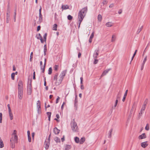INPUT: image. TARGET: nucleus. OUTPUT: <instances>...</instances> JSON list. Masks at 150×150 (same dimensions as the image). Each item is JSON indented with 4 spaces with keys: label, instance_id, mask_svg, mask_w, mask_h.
<instances>
[{
    "label": "nucleus",
    "instance_id": "f257e3e1",
    "mask_svg": "<svg viewBox=\"0 0 150 150\" xmlns=\"http://www.w3.org/2000/svg\"><path fill=\"white\" fill-rule=\"evenodd\" d=\"M87 11V7H84L79 11L78 17V20L79 22V28L80 27L81 22L85 16Z\"/></svg>",
    "mask_w": 150,
    "mask_h": 150
},
{
    "label": "nucleus",
    "instance_id": "f03ea898",
    "mask_svg": "<svg viewBox=\"0 0 150 150\" xmlns=\"http://www.w3.org/2000/svg\"><path fill=\"white\" fill-rule=\"evenodd\" d=\"M23 84L22 81H19L18 84V98L21 100L23 98Z\"/></svg>",
    "mask_w": 150,
    "mask_h": 150
},
{
    "label": "nucleus",
    "instance_id": "7ed1b4c3",
    "mask_svg": "<svg viewBox=\"0 0 150 150\" xmlns=\"http://www.w3.org/2000/svg\"><path fill=\"white\" fill-rule=\"evenodd\" d=\"M63 79L59 76H58V74H56L54 77V81H55V84L56 86H58L61 84Z\"/></svg>",
    "mask_w": 150,
    "mask_h": 150
},
{
    "label": "nucleus",
    "instance_id": "20e7f679",
    "mask_svg": "<svg viewBox=\"0 0 150 150\" xmlns=\"http://www.w3.org/2000/svg\"><path fill=\"white\" fill-rule=\"evenodd\" d=\"M71 126L72 130L73 132H78L79 129L77 124L74 120L71 122Z\"/></svg>",
    "mask_w": 150,
    "mask_h": 150
},
{
    "label": "nucleus",
    "instance_id": "39448f33",
    "mask_svg": "<svg viewBox=\"0 0 150 150\" xmlns=\"http://www.w3.org/2000/svg\"><path fill=\"white\" fill-rule=\"evenodd\" d=\"M51 134H50L49 136L48 139H46L44 144V146L46 149H47L50 145V137Z\"/></svg>",
    "mask_w": 150,
    "mask_h": 150
},
{
    "label": "nucleus",
    "instance_id": "423d86ee",
    "mask_svg": "<svg viewBox=\"0 0 150 150\" xmlns=\"http://www.w3.org/2000/svg\"><path fill=\"white\" fill-rule=\"evenodd\" d=\"M147 104V100H146L144 102L143 105H142L139 114V116H140L142 114L144 113V111L146 108Z\"/></svg>",
    "mask_w": 150,
    "mask_h": 150
},
{
    "label": "nucleus",
    "instance_id": "0eeeda50",
    "mask_svg": "<svg viewBox=\"0 0 150 150\" xmlns=\"http://www.w3.org/2000/svg\"><path fill=\"white\" fill-rule=\"evenodd\" d=\"M18 137L17 135L12 136L10 142L16 143L18 142Z\"/></svg>",
    "mask_w": 150,
    "mask_h": 150
},
{
    "label": "nucleus",
    "instance_id": "6e6552de",
    "mask_svg": "<svg viewBox=\"0 0 150 150\" xmlns=\"http://www.w3.org/2000/svg\"><path fill=\"white\" fill-rule=\"evenodd\" d=\"M32 92L31 90V83L28 86L27 88V94L28 95H30Z\"/></svg>",
    "mask_w": 150,
    "mask_h": 150
},
{
    "label": "nucleus",
    "instance_id": "1a4fd4ad",
    "mask_svg": "<svg viewBox=\"0 0 150 150\" xmlns=\"http://www.w3.org/2000/svg\"><path fill=\"white\" fill-rule=\"evenodd\" d=\"M10 11L8 10L7 11L6 13V22L7 23H8L9 22V21L10 19Z\"/></svg>",
    "mask_w": 150,
    "mask_h": 150
},
{
    "label": "nucleus",
    "instance_id": "9d476101",
    "mask_svg": "<svg viewBox=\"0 0 150 150\" xmlns=\"http://www.w3.org/2000/svg\"><path fill=\"white\" fill-rule=\"evenodd\" d=\"M67 72V70H64L59 75V76L61 77L63 79L64 78V77L65 75L66 74Z\"/></svg>",
    "mask_w": 150,
    "mask_h": 150
},
{
    "label": "nucleus",
    "instance_id": "9b49d317",
    "mask_svg": "<svg viewBox=\"0 0 150 150\" xmlns=\"http://www.w3.org/2000/svg\"><path fill=\"white\" fill-rule=\"evenodd\" d=\"M146 137V135L145 133H143L141 135H139L138 137V138L139 139H142L144 138H145Z\"/></svg>",
    "mask_w": 150,
    "mask_h": 150
},
{
    "label": "nucleus",
    "instance_id": "f8f14e48",
    "mask_svg": "<svg viewBox=\"0 0 150 150\" xmlns=\"http://www.w3.org/2000/svg\"><path fill=\"white\" fill-rule=\"evenodd\" d=\"M147 142H142L141 143V146L143 148H145L148 145V144L147 143Z\"/></svg>",
    "mask_w": 150,
    "mask_h": 150
},
{
    "label": "nucleus",
    "instance_id": "ddd939ff",
    "mask_svg": "<svg viewBox=\"0 0 150 150\" xmlns=\"http://www.w3.org/2000/svg\"><path fill=\"white\" fill-rule=\"evenodd\" d=\"M98 50H96L95 51V52L94 53L93 55V57L94 59L97 58V56L98 55Z\"/></svg>",
    "mask_w": 150,
    "mask_h": 150
},
{
    "label": "nucleus",
    "instance_id": "4468645a",
    "mask_svg": "<svg viewBox=\"0 0 150 150\" xmlns=\"http://www.w3.org/2000/svg\"><path fill=\"white\" fill-rule=\"evenodd\" d=\"M110 70V69H109L105 70L104 71L101 75V77H102L103 76L105 75L109 72Z\"/></svg>",
    "mask_w": 150,
    "mask_h": 150
},
{
    "label": "nucleus",
    "instance_id": "2eb2a0df",
    "mask_svg": "<svg viewBox=\"0 0 150 150\" xmlns=\"http://www.w3.org/2000/svg\"><path fill=\"white\" fill-rule=\"evenodd\" d=\"M60 132V130L58 129L56 127L54 129V132L55 134H58Z\"/></svg>",
    "mask_w": 150,
    "mask_h": 150
},
{
    "label": "nucleus",
    "instance_id": "dca6fc26",
    "mask_svg": "<svg viewBox=\"0 0 150 150\" xmlns=\"http://www.w3.org/2000/svg\"><path fill=\"white\" fill-rule=\"evenodd\" d=\"M128 90H127L126 91H125V94L124 95V97H123V98L122 99V101L123 102H124L125 100V98H126V97L127 96V92H128Z\"/></svg>",
    "mask_w": 150,
    "mask_h": 150
},
{
    "label": "nucleus",
    "instance_id": "f3484780",
    "mask_svg": "<svg viewBox=\"0 0 150 150\" xmlns=\"http://www.w3.org/2000/svg\"><path fill=\"white\" fill-rule=\"evenodd\" d=\"M69 6L68 5H62V8L63 10H66L68 9Z\"/></svg>",
    "mask_w": 150,
    "mask_h": 150
},
{
    "label": "nucleus",
    "instance_id": "a211bd4d",
    "mask_svg": "<svg viewBox=\"0 0 150 150\" xmlns=\"http://www.w3.org/2000/svg\"><path fill=\"white\" fill-rule=\"evenodd\" d=\"M143 28V26H142L140 27L139 26L137 30V31L136 32V33L137 34H138L141 32V31L142 30Z\"/></svg>",
    "mask_w": 150,
    "mask_h": 150
},
{
    "label": "nucleus",
    "instance_id": "6ab92c4d",
    "mask_svg": "<svg viewBox=\"0 0 150 150\" xmlns=\"http://www.w3.org/2000/svg\"><path fill=\"white\" fill-rule=\"evenodd\" d=\"M113 130V129L111 128L109 131V132L108 133V137L109 138H110L112 137V133Z\"/></svg>",
    "mask_w": 150,
    "mask_h": 150
},
{
    "label": "nucleus",
    "instance_id": "aec40b11",
    "mask_svg": "<svg viewBox=\"0 0 150 150\" xmlns=\"http://www.w3.org/2000/svg\"><path fill=\"white\" fill-rule=\"evenodd\" d=\"M42 21V17L41 14H39V19L38 22L39 23H41Z\"/></svg>",
    "mask_w": 150,
    "mask_h": 150
},
{
    "label": "nucleus",
    "instance_id": "412c9836",
    "mask_svg": "<svg viewBox=\"0 0 150 150\" xmlns=\"http://www.w3.org/2000/svg\"><path fill=\"white\" fill-rule=\"evenodd\" d=\"M8 113L10 119L11 120L13 119V116L12 113L11 111L10 112H8Z\"/></svg>",
    "mask_w": 150,
    "mask_h": 150
},
{
    "label": "nucleus",
    "instance_id": "4be33fe9",
    "mask_svg": "<svg viewBox=\"0 0 150 150\" xmlns=\"http://www.w3.org/2000/svg\"><path fill=\"white\" fill-rule=\"evenodd\" d=\"M4 146L3 142L0 137V148H2Z\"/></svg>",
    "mask_w": 150,
    "mask_h": 150
},
{
    "label": "nucleus",
    "instance_id": "5701e85b",
    "mask_svg": "<svg viewBox=\"0 0 150 150\" xmlns=\"http://www.w3.org/2000/svg\"><path fill=\"white\" fill-rule=\"evenodd\" d=\"M37 108H40L41 104L40 100H38L37 103Z\"/></svg>",
    "mask_w": 150,
    "mask_h": 150
},
{
    "label": "nucleus",
    "instance_id": "b1692460",
    "mask_svg": "<svg viewBox=\"0 0 150 150\" xmlns=\"http://www.w3.org/2000/svg\"><path fill=\"white\" fill-rule=\"evenodd\" d=\"M85 141V139L84 137H82L80 140L79 142L80 144H82Z\"/></svg>",
    "mask_w": 150,
    "mask_h": 150
},
{
    "label": "nucleus",
    "instance_id": "393cba45",
    "mask_svg": "<svg viewBox=\"0 0 150 150\" xmlns=\"http://www.w3.org/2000/svg\"><path fill=\"white\" fill-rule=\"evenodd\" d=\"M44 54L45 55H46V52H47V46L46 44H45L44 46Z\"/></svg>",
    "mask_w": 150,
    "mask_h": 150
},
{
    "label": "nucleus",
    "instance_id": "a878e982",
    "mask_svg": "<svg viewBox=\"0 0 150 150\" xmlns=\"http://www.w3.org/2000/svg\"><path fill=\"white\" fill-rule=\"evenodd\" d=\"M71 148V146L69 145H66L65 146V149L69 150Z\"/></svg>",
    "mask_w": 150,
    "mask_h": 150
},
{
    "label": "nucleus",
    "instance_id": "bb28decb",
    "mask_svg": "<svg viewBox=\"0 0 150 150\" xmlns=\"http://www.w3.org/2000/svg\"><path fill=\"white\" fill-rule=\"evenodd\" d=\"M102 16L100 14H99L98 16V20L100 22L102 20Z\"/></svg>",
    "mask_w": 150,
    "mask_h": 150
},
{
    "label": "nucleus",
    "instance_id": "cd10ccee",
    "mask_svg": "<svg viewBox=\"0 0 150 150\" xmlns=\"http://www.w3.org/2000/svg\"><path fill=\"white\" fill-rule=\"evenodd\" d=\"M38 39H39V38H38ZM40 39V40L41 41V42L42 43H43L44 42H46V38H39Z\"/></svg>",
    "mask_w": 150,
    "mask_h": 150
},
{
    "label": "nucleus",
    "instance_id": "c85d7f7f",
    "mask_svg": "<svg viewBox=\"0 0 150 150\" xmlns=\"http://www.w3.org/2000/svg\"><path fill=\"white\" fill-rule=\"evenodd\" d=\"M106 25L107 27H111L112 25V23L111 22H109L106 23Z\"/></svg>",
    "mask_w": 150,
    "mask_h": 150
},
{
    "label": "nucleus",
    "instance_id": "c756f323",
    "mask_svg": "<svg viewBox=\"0 0 150 150\" xmlns=\"http://www.w3.org/2000/svg\"><path fill=\"white\" fill-rule=\"evenodd\" d=\"M47 115L48 116V120L50 121V119L51 115V112H47Z\"/></svg>",
    "mask_w": 150,
    "mask_h": 150
},
{
    "label": "nucleus",
    "instance_id": "7c9ffc66",
    "mask_svg": "<svg viewBox=\"0 0 150 150\" xmlns=\"http://www.w3.org/2000/svg\"><path fill=\"white\" fill-rule=\"evenodd\" d=\"M54 140L56 142H60V139L57 137H56L54 138Z\"/></svg>",
    "mask_w": 150,
    "mask_h": 150
},
{
    "label": "nucleus",
    "instance_id": "2f4dec72",
    "mask_svg": "<svg viewBox=\"0 0 150 150\" xmlns=\"http://www.w3.org/2000/svg\"><path fill=\"white\" fill-rule=\"evenodd\" d=\"M74 140L75 142L76 143H79V138L77 137H75Z\"/></svg>",
    "mask_w": 150,
    "mask_h": 150
},
{
    "label": "nucleus",
    "instance_id": "473e14b6",
    "mask_svg": "<svg viewBox=\"0 0 150 150\" xmlns=\"http://www.w3.org/2000/svg\"><path fill=\"white\" fill-rule=\"evenodd\" d=\"M11 142V148H14L15 147V143H14L12 142Z\"/></svg>",
    "mask_w": 150,
    "mask_h": 150
},
{
    "label": "nucleus",
    "instance_id": "72a5a7b5",
    "mask_svg": "<svg viewBox=\"0 0 150 150\" xmlns=\"http://www.w3.org/2000/svg\"><path fill=\"white\" fill-rule=\"evenodd\" d=\"M16 9L14 10V22L16 21Z\"/></svg>",
    "mask_w": 150,
    "mask_h": 150
},
{
    "label": "nucleus",
    "instance_id": "f704fd0d",
    "mask_svg": "<svg viewBox=\"0 0 150 150\" xmlns=\"http://www.w3.org/2000/svg\"><path fill=\"white\" fill-rule=\"evenodd\" d=\"M57 25L56 24H55L54 25L53 28V30H57Z\"/></svg>",
    "mask_w": 150,
    "mask_h": 150
},
{
    "label": "nucleus",
    "instance_id": "c9c22d12",
    "mask_svg": "<svg viewBox=\"0 0 150 150\" xmlns=\"http://www.w3.org/2000/svg\"><path fill=\"white\" fill-rule=\"evenodd\" d=\"M121 95V94L120 93H119L117 95V99L116 100H119L120 98Z\"/></svg>",
    "mask_w": 150,
    "mask_h": 150
},
{
    "label": "nucleus",
    "instance_id": "e433bc0d",
    "mask_svg": "<svg viewBox=\"0 0 150 150\" xmlns=\"http://www.w3.org/2000/svg\"><path fill=\"white\" fill-rule=\"evenodd\" d=\"M59 66L56 65L54 67V70L57 71L58 69Z\"/></svg>",
    "mask_w": 150,
    "mask_h": 150
},
{
    "label": "nucleus",
    "instance_id": "4c0bfd02",
    "mask_svg": "<svg viewBox=\"0 0 150 150\" xmlns=\"http://www.w3.org/2000/svg\"><path fill=\"white\" fill-rule=\"evenodd\" d=\"M33 52H31L30 53V62H31L32 61V59L33 57Z\"/></svg>",
    "mask_w": 150,
    "mask_h": 150
},
{
    "label": "nucleus",
    "instance_id": "58836bf2",
    "mask_svg": "<svg viewBox=\"0 0 150 150\" xmlns=\"http://www.w3.org/2000/svg\"><path fill=\"white\" fill-rule=\"evenodd\" d=\"M45 65H44V66L43 67L42 66L41 67V69H42V72L43 73L45 71Z\"/></svg>",
    "mask_w": 150,
    "mask_h": 150
},
{
    "label": "nucleus",
    "instance_id": "ea45409f",
    "mask_svg": "<svg viewBox=\"0 0 150 150\" xmlns=\"http://www.w3.org/2000/svg\"><path fill=\"white\" fill-rule=\"evenodd\" d=\"M52 69L51 67H50L48 69V74H51L52 73Z\"/></svg>",
    "mask_w": 150,
    "mask_h": 150
},
{
    "label": "nucleus",
    "instance_id": "a19ab883",
    "mask_svg": "<svg viewBox=\"0 0 150 150\" xmlns=\"http://www.w3.org/2000/svg\"><path fill=\"white\" fill-rule=\"evenodd\" d=\"M2 114L1 113H0V123L2 122Z\"/></svg>",
    "mask_w": 150,
    "mask_h": 150
},
{
    "label": "nucleus",
    "instance_id": "79ce46f5",
    "mask_svg": "<svg viewBox=\"0 0 150 150\" xmlns=\"http://www.w3.org/2000/svg\"><path fill=\"white\" fill-rule=\"evenodd\" d=\"M68 19L69 20H71L72 19L73 17L70 15H69L67 16Z\"/></svg>",
    "mask_w": 150,
    "mask_h": 150
},
{
    "label": "nucleus",
    "instance_id": "37998d69",
    "mask_svg": "<svg viewBox=\"0 0 150 150\" xmlns=\"http://www.w3.org/2000/svg\"><path fill=\"white\" fill-rule=\"evenodd\" d=\"M146 60H147V56H146L145 57V58L144 59V61H143V62L142 63V64H143V65H144V64H145L146 62Z\"/></svg>",
    "mask_w": 150,
    "mask_h": 150
},
{
    "label": "nucleus",
    "instance_id": "c03bdc74",
    "mask_svg": "<svg viewBox=\"0 0 150 150\" xmlns=\"http://www.w3.org/2000/svg\"><path fill=\"white\" fill-rule=\"evenodd\" d=\"M15 73H13L11 74V77L12 80L14 79Z\"/></svg>",
    "mask_w": 150,
    "mask_h": 150
},
{
    "label": "nucleus",
    "instance_id": "a18cd8bd",
    "mask_svg": "<svg viewBox=\"0 0 150 150\" xmlns=\"http://www.w3.org/2000/svg\"><path fill=\"white\" fill-rule=\"evenodd\" d=\"M149 126L148 124H147L145 127V129L146 130H148L149 129Z\"/></svg>",
    "mask_w": 150,
    "mask_h": 150
},
{
    "label": "nucleus",
    "instance_id": "49530a36",
    "mask_svg": "<svg viewBox=\"0 0 150 150\" xmlns=\"http://www.w3.org/2000/svg\"><path fill=\"white\" fill-rule=\"evenodd\" d=\"M7 107H8V112L11 111V108L10 107V105L9 104H8L7 105Z\"/></svg>",
    "mask_w": 150,
    "mask_h": 150
},
{
    "label": "nucleus",
    "instance_id": "de8ad7c7",
    "mask_svg": "<svg viewBox=\"0 0 150 150\" xmlns=\"http://www.w3.org/2000/svg\"><path fill=\"white\" fill-rule=\"evenodd\" d=\"M98 62V60L96 59H94V61L93 62V64H96Z\"/></svg>",
    "mask_w": 150,
    "mask_h": 150
},
{
    "label": "nucleus",
    "instance_id": "09e8293b",
    "mask_svg": "<svg viewBox=\"0 0 150 150\" xmlns=\"http://www.w3.org/2000/svg\"><path fill=\"white\" fill-rule=\"evenodd\" d=\"M14 135H17L16 133V130H14L13 131V133L12 134V136H14Z\"/></svg>",
    "mask_w": 150,
    "mask_h": 150
},
{
    "label": "nucleus",
    "instance_id": "8fccbe9b",
    "mask_svg": "<svg viewBox=\"0 0 150 150\" xmlns=\"http://www.w3.org/2000/svg\"><path fill=\"white\" fill-rule=\"evenodd\" d=\"M77 96H76V98L75 100V106H76V103H77V100L76 99Z\"/></svg>",
    "mask_w": 150,
    "mask_h": 150
},
{
    "label": "nucleus",
    "instance_id": "3c124183",
    "mask_svg": "<svg viewBox=\"0 0 150 150\" xmlns=\"http://www.w3.org/2000/svg\"><path fill=\"white\" fill-rule=\"evenodd\" d=\"M28 141L29 142H31V138L30 136H28Z\"/></svg>",
    "mask_w": 150,
    "mask_h": 150
},
{
    "label": "nucleus",
    "instance_id": "603ef678",
    "mask_svg": "<svg viewBox=\"0 0 150 150\" xmlns=\"http://www.w3.org/2000/svg\"><path fill=\"white\" fill-rule=\"evenodd\" d=\"M60 98L59 97V96H57V98L56 99V103H58V100H59V99Z\"/></svg>",
    "mask_w": 150,
    "mask_h": 150
},
{
    "label": "nucleus",
    "instance_id": "864d4df0",
    "mask_svg": "<svg viewBox=\"0 0 150 150\" xmlns=\"http://www.w3.org/2000/svg\"><path fill=\"white\" fill-rule=\"evenodd\" d=\"M40 28H41V27L40 25H39L37 27V31H39V30H40Z\"/></svg>",
    "mask_w": 150,
    "mask_h": 150
},
{
    "label": "nucleus",
    "instance_id": "5fc2aeb1",
    "mask_svg": "<svg viewBox=\"0 0 150 150\" xmlns=\"http://www.w3.org/2000/svg\"><path fill=\"white\" fill-rule=\"evenodd\" d=\"M117 103H118V100H116V101H115V104L114 105V107H116L117 106Z\"/></svg>",
    "mask_w": 150,
    "mask_h": 150
},
{
    "label": "nucleus",
    "instance_id": "6e6d98bb",
    "mask_svg": "<svg viewBox=\"0 0 150 150\" xmlns=\"http://www.w3.org/2000/svg\"><path fill=\"white\" fill-rule=\"evenodd\" d=\"M117 36V35L116 34H113L112 35V38H115Z\"/></svg>",
    "mask_w": 150,
    "mask_h": 150
},
{
    "label": "nucleus",
    "instance_id": "4d7b16f0",
    "mask_svg": "<svg viewBox=\"0 0 150 150\" xmlns=\"http://www.w3.org/2000/svg\"><path fill=\"white\" fill-rule=\"evenodd\" d=\"M103 4H107V1L106 0H104L103 2Z\"/></svg>",
    "mask_w": 150,
    "mask_h": 150
},
{
    "label": "nucleus",
    "instance_id": "13d9d810",
    "mask_svg": "<svg viewBox=\"0 0 150 150\" xmlns=\"http://www.w3.org/2000/svg\"><path fill=\"white\" fill-rule=\"evenodd\" d=\"M34 135H35V133L34 132H33L32 133V137L33 138V139L34 138Z\"/></svg>",
    "mask_w": 150,
    "mask_h": 150
},
{
    "label": "nucleus",
    "instance_id": "bf43d9fd",
    "mask_svg": "<svg viewBox=\"0 0 150 150\" xmlns=\"http://www.w3.org/2000/svg\"><path fill=\"white\" fill-rule=\"evenodd\" d=\"M81 88L82 90H83L84 89V87L83 85H81Z\"/></svg>",
    "mask_w": 150,
    "mask_h": 150
},
{
    "label": "nucleus",
    "instance_id": "052dcab7",
    "mask_svg": "<svg viewBox=\"0 0 150 150\" xmlns=\"http://www.w3.org/2000/svg\"><path fill=\"white\" fill-rule=\"evenodd\" d=\"M94 36V33L93 32L90 36V38H93Z\"/></svg>",
    "mask_w": 150,
    "mask_h": 150
},
{
    "label": "nucleus",
    "instance_id": "680f3d73",
    "mask_svg": "<svg viewBox=\"0 0 150 150\" xmlns=\"http://www.w3.org/2000/svg\"><path fill=\"white\" fill-rule=\"evenodd\" d=\"M28 136H30V133L29 131L28 130L27 131Z\"/></svg>",
    "mask_w": 150,
    "mask_h": 150
},
{
    "label": "nucleus",
    "instance_id": "e2e57ef3",
    "mask_svg": "<svg viewBox=\"0 0 150 150\" xmlns=\"http://www.w3.org/2000/svg\"><path fill=\"white\" fill-rule=\"evenodd\" d=\"M122 12V9H120L118 11V13L119 14H121Z\"/></svg>",
    "mask_w": 150,
    "mask_h": 150
},
{
    "label": "nucleus",
    "instance_id": "0e129e2a",
    "mask_svg": "<svg viewBox=\"0 0 150 150\" xmlns=\"http://www.w3.org/2000/svg\"><path fill=\"white\" fill-rule=\"evenodd\" d=\"M114 6V4H112L110 5L109 7L110 8H112Z\"/></svg>",
    "mask_w": 150,
    "mask_h": 150
},
{
    "label": "nucleus",
    "instance_id": "69168bd1",
    "mask_svg": "<svg viewBox=\"0 0 150 150\" xmlns=\"http://www.w3.org/2000/svg\"><path fill=\"white\" fill-rule=\"evenodd\" d=\"M47 33H45L43 36V38H46L47 36Z\"/></svg>",
    "mask_w": 150,
    "mask_h": 150
},
{
    "label": "nucleus",
    "instance_id": "338daca9",
    "mask_svg": "<svg viewBox=\"0 0 150 150\" xmlns=\"http://www.w3.org/2000/svg\"><path fill=\"white\" fill-rule=\"evenodd\" d=\"M38 113H40L41 112V108H38Z\"/></svg>",
    "mask_w": 150,
    "mask_h": 150
},
{
    "label": "nucleus",
    "instance_id": "774afa93",
    "mask_svg": "<svg viewBox=\"0 0 150 150\" xmlns=\"http://www.w3.org/2000/svg\"><path fill=\"white\" fill-rule=\"evenodd\" d=\"M62 141L63 142L64 140V136H63V137L61 138Z\"/></svg>",
    "mask_w": 150,
    "mask_h": 150
}]
</instances>
